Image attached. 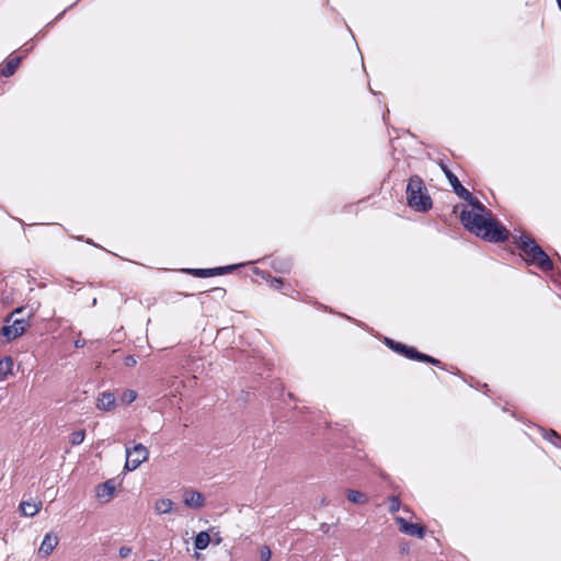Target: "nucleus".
Segmentation results:
<instances>
[{"label":"nucleus","mask_w":561,"mask_h":561,"mask_svg":"<svg viewBox=\"0 0 561 561\" xmlns=\"http://www.w3.org/2000/svg\"><path fill=\"white\" fill-rule=\"evenodd\" d=\"M42 503L35 504L32 502L23 501L21 502L19 508L23 516L33 517L39 512Z\"/></svg>","instance_id":"nucleus-14"},{"label":"nucleus","mask_w":561,"mask_h":561,"mask_svg":"<svg viewBox=\"0 0 561 561\" xmlns=\"http://www.w3.org/2000/svg\"><path fill=\"white\" fill-rule=\"evenodd\" d=\"M149 451L142 444H136L133 448H126L125 470L134 471L148 459Z\"/></svg>","instance_id":"nucleus-6"},{"label":"nucleus","mask_w":561,"mask_h":561,"mask_svg":"<svg viewBox=\"0 0 561 561\" xmlns=\"http://www.w3.org/2000/svg\"><path fill=\"white\" fill-rule=\"evenodd\" d=\"M13 359L11 356H4L0 359V379L5 380L9 375L12 374L13 369Z\"/></svg>","instance_id":"nucleus-15"},{"label":"nucleus","mask_w":561,"mask_h":561,"mask_svg":"<svg viewBox=\"0 0 561 561\" xmlns=\"http://www.w3.org/2000/svg\"><path fill=\"white\" fill-rule=\"evenodd\" d=\"M284 286V282L282 278L279 277H273L271 279V287L275 288V289H280L282 287Z\"/></svg>","instance_id":"nucleus-26"},{"label":"nucleus","mask_w":561,"mask_h":561,"mask_svg":"<svg viewBox=\"0 0 561 561\" xmlns=\"http://www.w3.org/2000/svg\"><path fill=\"white\" fill-rule=\"evenodd\" d=\"M23 311V308H16L5 317V324L1 328V335L4 336L8 342L21 336L22 334H24L26 329L31 327L30 319L32 314H28L26 319L16 318V316L22 313Z\"/></svg>","instance_id":"nucleus-4"},{"label":"nucleus","mask_w":561,"mask_h":561,"mask_svg":"<svg viewBox=\"0 0 561 561\" xmlns=\"http://www.w3.org/2000/svg\"><path fill=\"white\" fill-rule=\"evenodd\" d=\"M137 364V359L134 355H127L124 358V365L127 367H134Z\"/></svg>","instance_id":"nucleus-27"},{"label":"nucleus","mask_w":561,"mask_h":561,"mask_svg":"<svg viewBox=\"0 0 561 561\" xmlns=\"http://www.w3.org/2000/svg\"><path fill=\"white\" fill-rule=\"evenodd\" d=\"M539 431L542 434V437L549 440L556 447L561 448V436L554 430H545L543 427H539Z\"/></svg>","instance_id":"nucleus-17"},{"label":"nucleus","mask_w":561,"mask_h":561,"mask_svg":"<svg viewBox=\"0 0 561 561\" xmlns=\"http://www.w3.org/2000/svg\"><path fill=\"white\" fill-rule=\"evenodd\" d=\"M473 210H462L459 216L461 225L471 233L492 243H502L510 239V231L497 220L493 219L486 207L471 193L463 198Z\"/></svg>","instance_id":"nucleus-1"},{"label":"nucleus","mask_w":561,"mask_h":561,"mask_svg":"<svg viewBox=\"0 0 561 561\" xmlns=\"http://www.w3.org/2000/svg\"><path fill=\"white\" fill-rule=\"evenodd\" d=\"M118 552L121 558H127L131 553V549L124 546L119 548Z\"/></svg>","instance_id":"nucleus-28"},{"label":"nucleus","mask_w":561,"mask_h":561,"mask_svg":"<svg viewBox=\"0 0 561 561\" xmlns=\"http://www.w3.org/2000/svg\"><path fill=\"white\" fill-rule=\"evenodd\" d=\"M210 542V536L207 531H201L195 536L194 546L197 550H204Z\"/></svg>","instance_id":"nucleus-18"},{"label":"nucleus","mask_w":561,"mask_h":561,"mask_svg":"<svg viewBox=\"0 0 561 561\" xmlns=\"http://www.w3.org/2000/svg\"><path fill=\"white\" fill-rule=\"evenodd\" d=\"M238 267V265H227L214 268H191L187 272L197 277H211L217 275H224L231 273Z\"/></svg>","instance_id":"nucleus-8"},{"label":"nucleus","mask_w":561,"mask_h":561,"mask_svg":"<svg viewBox=\"0 0 561 561\" xmlns=\"http://www.w3.org/2000/svg\"><path fill=\"white\" fill-rule=\"evenodd\" d=\"M273 267L279 272V273H284V272H287L290 267V263L287 262V261H280V260H275L273 262Z\"/></svg>","instance_id":"nucleus-24"},{"label":"nucleus","mask_w":561,"mask_h":561,"mask_svg":"<svg viewBox=\"0 0 561 561\" xmlns=\"http://www.w3.org/2000/svg\"><path fill=\"white\" fill-rule=\"evenodd\" d=\"M439 167L443 171V173L446 175L447 180L449 181L454 192L460 197V198H467L470 197V192L461 185L458 178L450 171L448 165L440 160Z\"/></svg>","instance_id":"nucleus-7"},{"label":"nucleus","mask_w":561,"mask_h":561,"mask_svg":"<svg viewBox=\"0 0 561 561\" xmlns=\"http://www.w3.org/2000/svg\"><path fill=\"white\" fill-rule=\"evenodd\" d=\"M513 242L527 265H534L542 272L552 271L551 259L531 237L525 233L513 236Z\"/></svg>","instance_id":"nucleus-2"},{"label":"nucleus","mask_w":561,"mask_h":561,"mask_svg":"<svg viewBox=\"0 0 561 561\" xmlns=\"http://www.w3.org/2000/svg\"><path fill=\"white\" fill-rule=\"evenodd\" d=\"M272 557V551L267 546H263L260 549V558L262 561H270Z\"/></svg>","instance_id":"nucleus-25"},{"label":"nucleus","mask_w":561,"mask_h":561,"mask_svg":"<svg viewBox=\"0 0 561 561\" xmlns=\"http://www.w3.org/2000/svg\"><path fill=\"white\" fill-rule=\"evenodd\" d=\"M136 398H137V392L131 389L125 390L121 397L122 401L126 404H130L131 402H134L136 400Z\"/></svg>","instance_id":"nucleus-21"},{"label":"nucleus","mask_w":561,"mask_h":561,"mask_svg":"<svg viewBox=\"0 0 561 561\" xmlns=\"http://www.w3.org/2000/svg\"><path fill=\"white\" fill-rule=\"evenodd\" d=\"M396 519L400 526L399 529L401 533L409 536L417 537L420 539H422L425 536L426 528L424 526L410 523L402 517H397Z\"/></svg>","instance_id":"nucleus-9"},{"label":"nucleus","mask_w":561,"mask_h":561,"mask_svg":"<svg viewBox=\"0 0 561 561\" xmlns=\"http://www.w3.org/2000/svg\"><path fill=\"white\" fill-rule=\"evenodd\" d=\"M173 508V502L170 499H160L154 504L158 514H167Z\"/></svg>","instance_id":"nucleus-19"},{"label":"nucleus","mask_w":561,"mask_h":561,"mask_svg":"<svg viewBox=\"0 0 561 561\" xmlns=\"http://www.w3.org/2000/svg\"><path fill=\"white\" fill-rule=\"evenodd\" d=\"M346 496H347L348 501L356 503V504H364L367 502V496L359 491L347 490Z\"/></svg>","instance_id":"nucleus-20"},{"label":"nucleus","mask_w":561,"mask_h":561,"mask_svg":"<svg viewBox=\"0 0 561 561\" xmlns=\"http://www.w3.org/2000/svg\"><path fill=\"white\" fill-rule=\"evenodd\" d=\"M20 62H21V57H19V56L10 58L7 61L5 66L3 68H1V70H0L1 76L11 77L18 69Z\"/></svg>","instance_id":"nucleus-16"},{"label":"nucleus","mask_w":561,"mask_h":561,"mask_svg":"<svg viewBox=\"0 0 561 561\" xmlns=\"http://www.w3.org/2000/svg\"><path fill=\"white\" fill-rule=\"evenodd\" d=\"M115 481L110 479L96 486V497L104 503L110 502L115 492Z\"/></svg>","instance_id":"nucleus-11"},{"label":"nucleus","mask_w":561,"mask_h":561,"mask_svg":"<svg viewBox=\"0 0 561 561\" xmlns=\"http://www.w3.org/2000/svg\"><path fill=\"white\" fill-rule=\"evenodd\" d=\"M386 345L392 351L403 355L404 357L428 363L435 366L440 367L442 362L435 357H432L427 354L419 352L415 347L408 346L403 343L397 342L390 337L385 339Z\"/></svg>","instance_id":"nucleus-5"},{"label":"nucleus","mask_w":561,"mask_h":561,"mask_svg":"<svg viewBox=\"0 0 561 561\" xmlns=\"http://www.w3.org/2000/svg\"><path fill=\"white\" fill-rule=\"evenodd\" d=\"M96 407L103 411H112L116 407V398L113 392H101L96 400Z\"/></svg>","instance_id":"nucleus-13"},{"label":"nucleus","mask_w":561,"mask_h":561,"mask_svg":"<svg viewBox=\"0 0 561 561\" xmlns=\"http://www.w3.org/2000/svg\"><path fill=\"white\" fill-rule=\"evenodd\" d=\"M84 345H85L84 340H76L75 341V347H77V348L83 347Z\"/></svg>","instance_id":"nucleus-29"},{"label":"nucleus","mask_w":561,"mask_h":561,"mask_svg":"<svg viewBox=\"0 0 561 561\" xmlns=\"http://www.w3.org/2000/svg\"><path fill=\"white\" fill-rule=\"evenodd\" d=\"M407 203L416 211L426 213L433 207L426 185L417 174L411 175L407 184Z\"/></svg>","instance_id":"nucleus-3"},{"label":"nucleus","mask_w":561,"mask_h":561,"mask_svg":"<svg viewBox=\"0 0 561 561\" xmlns=\"http://www.w3.org/2000/svg\"><path fill=\"white\" fill-rule=\"evenodd\" d=\"M84 437H85V433L83 430H80V431H76L71 434V438H70V442L72 445H80L83 440H84Z\"/></svg>","instance_id":"nucleus-23"},{"label":"nucleus","mask_w":561,"mask_h":561,"mask_svg":"<svg viewBox=\"0 0 561 561\" xmlns=\"http://www.w3.org/2000/svg\"><path fill=\"white\" fill-rule=\"evenodd\" d=\"M183 502L188 507L199 510L205 505V496L198 491L185 490L183 494Z\"/></svg>","instance_id":"nucleus-10"},{"label":"nucleus","mask_w":561,"mask_h":561,"mask_svg":"<svg viewBox=\"0 0 561 561\" xmlns=\"http://www.w3.org/2000/svg\"><path fill=\"white\" fill-rule=\"evenodd\" d=\"M58 541H59V539L56 535H54L53 533H47L41 543V547L38 549V554L42 558L48 557L54 551V549L57 547Z\"/></svg>","instance_id":"nucleus-12"},{"label":"nucleus","mask_w":561,"mask_h":561,"mask_svg":"<svg viewBox=\"0 0 561 561\" xmlns=\"http://www.w3.org/2000/svg\"><path fill=\"white\" fill-rule=\"evenodd\" d=\"M388 503H389V511L391 513H396L400 510V506H401V502H400V499L397 496V495H391L388 497Z\"/></svg>","instance_id":"nucleus-22"}]
</instances>
